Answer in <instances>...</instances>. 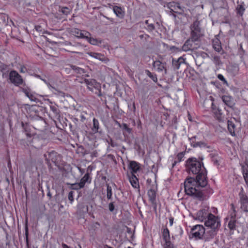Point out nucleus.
<instances>
[{
	"mask_svg": "<svg viewBox=\"0 0 248 248\" xmlns=\"http://www.w3.org/2000/svg\"><path fill=\"white\" fill-rule=\"evenodd\" d=\"M217 78L220 80L221 81H222L224 84L228 85V82L227 81V80L225 79V78H224V76L221 75V74H218L217 75Z\"/></svg>",
	"mask_w": 248,
	"mask_h": 248,
	"instance_id": "49530a36",
	"label": "nucleus"
},
{
	"mask_svg": "<svg viewBox=\"0 0 248 248\" xmlns=\"http://www.w3.org/2000/svg\"><path fill=\"white\" fill-rule=\"evenodd\" d=\"M200 142H197L194 145V147H196V146H200Z\"/></svg>",
	"mask_w": 248,
	"mask_h": 248,
	"instance_id": "680f3d73",
	"label": "nucleus"
},
{
	"mask_svg": "<svg viewBox=\"0 0 248 248\" xmlns=\"http://www.w3.org/2000/svg\"><path fill=\"white\" fill-rule=\"evenodd\" d=\"M243 174L246 183L248 185V166L243 167Z\"/></svg>",
	"mask_w": 248,
	"mask_h": 248,
	"instance_id": "c85d7f7f",
	"label": "nucleus"
},
{
	"mask_svg": "<svg viewBox=\"0 0 248 248\" xmlns=\"http://www.w3.org/2000/svg\"><path fill=\"white\" fill-rule=\"evenodd\" d=\"M213 46L215 50L217 52H219L222 49L220 43L217 39L213 41Z\"/></svg>",
	"mask_w": 248,
	"mask_h": 248,
	"instance_id": "cd10ccee",
	"label": "nucleus"
},
{
	"mask_svg": "<svg viewBox=\"0 0 248 248\" xmlns=\"http://www.w3.org/2000/svg\"><path fill=\"white\" fill-rule=\"evenodd\" d=\"M165 63H162L159 61H156L154 62L153 66L157 68V70L158 72H162L163 70H165V73H167V69L165 68Z\"/></svg>",
	"mask_w": 248,
	"mask_h": 248,
	"instance_id": "4468645a",
	"label": "nucleus"
},
{
	"mask_svg": "<svg viewBox=\"0 0 248 248\" xmlns=\"http://www.w3.org/2000/svg\"><path fill=\"white\" fill-rule=\"evenodd\" d=\"M213 161L214 162V164L217 165H218V161L217 159H213Z\"/></svg>",
	"mask_w": 248,
	"mask_h": 248,
	"instance_id": "052dcab7",
	"label": "nucleus"
},
{
	"mask_svg": "<svg viewBox=\"0 0 248 248\" xmlns=\"http://www.w3.org/2000/svg\"><path fill=\"white\" fill-rule=\"evenodd\" d=\"M186 168L189 174L196 175V178L190 177L184 183L185 190L186 194L195 197L200 200L204 198L202 188L207 184V171L202 161L195 158H188Z\"/></svg>",
	"mask_w": 248,
	"mask_h": 248,
	"instance_id": "f257e3e1",
	"label": "nucleus"
},
{
	"mask_svg": "<svg viewBox=\"0 0 248 248\" xmlns=\"http://www.w3.org/2000/svg\"><path fill=\"white\" fill-rule=\"evenodd\" d=\"M221 99L223 103L230 108H232L235 104L233 98L230 95H223Z\"/></svg>",
	"mask_w": 248,
	"mask_h": 248,
	"instance_id": "f8f14e48",
	"label": "nucleus"
},
{
	"mask_svg": "<svg viewBox=\"0 0 248 248\" xmlns=\"http://www.w3.org/2000/svg\"><path fill=\"white\" fill-rule=\"evenodd\" d=\"M204 225L211 229H219L221 225L220 220L211 213L204 221Z\"/></svg>",
	"mask_w": 248,
	"mask_h": 248,
	"instance_id": "7ed1b4c3",
	"label": "nucleus"
},
{
	"mask_svg": "<svg viewBox=\"0 0 248 248\" xmlns=\"http://www.w3.org/2000/svg\"><path fill=\"white\" fill-rule=\"evenodd\" d=\"M169 222L170 226H172L173 223V217H170L169 218Z\"/></svg>",
	"mask_w": 248,
	"mask_h": 248,
	"instance_id": "6e6d98bb",
	"label": "nucleus"
},
{
	"mask_svg": "<svg viewBox=\"0 0 248 248\" xmlns=\"http://www.w3.org/2000/svg\"><path fill=\"white\" fill-rule=\"evenodd\" d=\"M47 195L48 196H49V197H51L50 193L49 192L47 193Z\"/></svg>",
	"mask_w": 248,
	"mask_h": 248,
	"instance_id": "338daca9",
	"label": "nucleus"
},
{
	"mask_svg": "<svg viewBox=\"0 0 248 248\" xmlns=\"http://www.w3.org/2000/svg\"><path fill=\"white\" fill-rule=\"evenodd\" d=\"M240 198L239 202L241 204V209L245 212H248V197L243 192L241 191L239 194Z\"/></svg>",
	"mask_w": 248,
	"mask_h": 248,
	"instance_id": "1a4fd4ad",
	"label": "nucleus"
},
{
	"mask_svg": "<svg viewBox=\"0 0 248 248\" xmlns=\"http://www.w3.org/2000/svg\"><path fill=\"white\" fill-rule=\"evenodd\" d=\"M107 198L108 199H110L112 197V188L111 187L108 185L107 186Z\"/></svg>",
	"mask_w": 248,
	"mask_h": 248,
	"instance_id": "ea45409f",
	"label": "nucleus"
},
{
	"mask_svg": "<svg viewBox=\"0 0 248 248\" xmlns=\"http://www.w3.org/2000/svg\"><path fill=\"white\" fill-rule=\"evenodd\" d=\"M99 124L98 121L95 118L93 119V126L92 130L94 133H96L99 132Z\"/></svg>",
	"mask_w": 248,
	"mask_h": 248,
	"instance_id": "393cba45",
	"label": "nucleus"
},
{
	"mask_svg": "<svg viewBox=\"0 0 248 248\" xmlns=\"http://www.w3.org/2000/svg\"><path fill=\"white\" fill-rule=\"evenodd\" d=\"M191 34L193 39L200 38L201 36V28L200 27V22L198 20L194 21L190 26Z\"/></svg>",
	"mask_w": 248,
	"mask_h": 248,
	"instance_id": "423d86ee",
	"label": "nucleus"
},
{
	"mask_svg": "<svg viewBox=\"0 0 248 248\" xmlns=\"http://www.w3.org/2000/svg\"><path fill=\"white\" fill-rule=\"evenodd\" d=\"M145 23L147 25V29L149 31H152L155 29L154 25L153 23H149L148 20H146Z\"/></svg>",
	"mask_w": 248,
	"mask_h": 248,
	"instance_id": "79ce46f5",
	"label": "nucleus"
},
{
	"mask_svg": "<svg viewBox=\"0 0 248 248\" xmlns=\"http://www.w3.org/2000/svg\"><path fill=\"white\" fill-rule=\"evenodd\" d=\"M231 206H232V213L231 214V219H235V217H236V210H235V207L234 206V205L233 204H231Z\"/></svg>",
	"mask_w": 248,
	"mask_h": 248,
	"instance_id": "a19ab883",
	"label": "nucleus"
},
{
	"mask_svg": "<svg viewBox=\"0 0 248 248\" xmlns=\"http://www.w3.org/2000/svg\"><path fill=\"white\" fill-rule=\"evenodd\" d=\"M227 72L232 76L237 75L239 71V67L237 64L231 63L227 67Z\"/></svg>",
	"mask_w": 248,
	"mask_h": 248,
	"instance_id": "9b49d317",
	"label": "nucleus"
},
{
	"mask_svg": "<svg viewBox=\"0 0 248 248\" xmlns=\"http://www.w3.org/2000/svg\"><path fill=\"white\" fill-rule=\"evenodd\" d=\"M68 200L70 201V203H72L74 201V192L71 191L68 194Z\"/></svg>",
	"mask_w": 248,
	"mask_h": 248,
	"instance_id": "de8ad7c7",
	"label": "nucleus"
},
{
	"mask_svg": "<svg viewBox=\"0 0 248 248\" xmlns=\"http://www.w3.org/2000/svg\"><path fill=\"white\" fill-rule=\"evenodd\" d=\"M9 78L11 82L16 86H19L23 82L21 76L15 70H12L10 72Z\"/></svg>",
	"mask_w": 248,
	"mask_h": 248,
	"instance_id": "0eeeda50",
	"label": "nucleus"
},
{
	"mask_svg": "<svg viewBox=\"0 0 248 248\" xmlns=\"http://www.w3.org/2000/svg\"><path fill=\"white\" fill-rule=\"evenodd\" d=\"M25 238H26V245L28 248H29V239H28V229L27 224H26L25 225Z\"/></svg>",
	"mask_w": 248,
	"mask_h": 248,
	"instance_id": "37998d69",
	"label": "nucleus"
},
{
	"mask_svg": "<svg viewBox=\"0 0 248 248\" xmlns=\"http://www.w3.org/2000/svg\"><path fill=\"white\" fill-rule=\"evenodd\" d=\"M84 83L88 85L93 86L96 83V81L94 79H88L85 78L84 79Z\"/></svg>",
	"mask_w": 248,
	"mask_h": 248,
	"instance_id": "4c0bfd02",
	"label": "nucleus"
},
{
	"mask_svg": "<svg viewBox=\"0 0 248 248\" xmlns=\"http://www.w3.org/2000/svg\"><path fill=\"white\" fill-rule=\"evenodd\" d=\"M218 230V229H211L209 231H207L206 232H205L204 234L206 237V239H210L214 238L217 234Z\"/></svg>",
	"mask_w": 248,
	"mask_h": 248,
	"instance_id": "aec40b11",
	"label": "nucleus"
},
{
	"mask_svg": "<svg viewBox=\"0 0 248 248\" xmlns=\"http://www.w3.org/2000/svg\"><path fill=\"white\" fill-rule=\"evenodd\" d=\"M184 156V154L183 152L179 153L177 155V159L178 162H180L182 161V158Z\"/></svg>",
	"mask_w": 248,
	"mask_h": 248,
	"instance_id": "09e8293b",
	"label": "nucleus"
},
{
	"mask_svg": "<svg viewBox=\"0 0 248 248\" xmlns=\"http://www.w3.org/2000/svg\"><path fill=\"white\" fill-rule=\"evenodd\" d=\"M71 67L73 70L75 71L77 73L81 74L85 73V70L83 69L77 67L75 65H72Z\"/></svg>",
	"mask_w": 248,
	"mask_h": 248,
	"instance_id": "473e14b6",
	"label": "nucleus"
},
{
	"mask_svg": "<svg viewBox=\"0 0 248 248\" xmlns=\"http://www.w3.org/2000/svg\"><path fill=\"white\" fill-rule=\"evenodd\" d=\"M213 111L217 119L219 121H221L222 114L221 109H219V108H216L213 107Z\"/></svg>",
	"mask_w": 248,
	"mask_h": 248,
	"instance_id": "b1692460",
	"label": "nucleus"
},
{
	"mask_svg": "<svg viewBox=\"0 0 248 248\" xmlns=\"http://www.w3.org/2000/svg\"><path fill=\"white\" fill-rule=\"evenodd\" d=\"M113 11L116 16L120 18H123L124 16V12L122 9L119 6H115L113 7Z\"/></svg>",
	"mask_w": 248,
	"mask_h": 248,
	"instance_id": "4be33fe9",
	"label": "nucleus"
},
{
	"mask_svg": "<svg viewBox=\"0 0 248 248\" xmlns=\"http://www.w3.org/2000/svg\"><path fill=\"white\" fill-rule=\"evenodd\" d=\"M85 77H89V75H88V74H86V75H85Z\"/></svg>",
	"mask_w": 248,
	"mask_h": 248,
	"instance_id": "774afa93",
	"label": "nucleus"
},
{
	"mask_svg": "<svg viewBox=\"0 0 248 248\" xmlns=\"http://www.w3.org/2000/svg\"><path fill=\"white\" fill-rule=\"evenodd\" d=\"M105 247H106V248H112V247H109V246H108V245H106V246H105Z\"/></svg>",
	"mask_w": 248,
	"mask_h": 248,
	"instance_id": "69168bd1",
	"label": "nucleus"
},
{
	"mask_svg": "<svg viewBox=\"0 0 248 248\" xmlns=\"http://www.w3.org/2000/svg\"><path fill=\"white\" fill-rule=\"evenodd\" d=\"M145 73L155 82H156L157 81V78L156 75L155 74H154L153 73H152L148 70H146L145 71Z\"/></svg>",
	"mask_w": 248,
	"mask_h": 248,
	"instance_id": "c756f323",
	"label": "nucleus"
},
{
	"mask_svg": "<svg viewBox=\"0 0 248 248\" xmlns=\"http://www.w3.org/2000/svg\"><path fill=\"white\" fill-rule=\"evenodd\" d=\"M19 71H20V72L24 73H26L27 70L25 67L21 66Z\"/></svg>",
	"mask_w": 248,
	"mask_h": 248,
	"instance_id": "864d4df0",
	"label": "nucleus"
},
{
	"mask_svg": "<svg viewBox=\"0 0 248 248\" xmlns=\"http://www.w3.org/2000/svg\"><path fill=\"white\" fill-rule=\"evenodd\" d=\"M72 34L74 36L78 38L79 36L81 35V30L78 29H74L71 31Z\"/></svg>",
	"mask_w": 248,
	"mask_h": 248,
	"instance_id": "58836bf2",
	"label": "nucleus"
},
{
	"mask_svg": "<svg viewBox=\"0 0 248 248\" xmlns=\"http://www.w3.org/2000/svg\"><path fill=\"white\" fill-rule=\"evenodd\" d=\"M123 128L127 131L128 133H131V129L129 128L126 124H124L123 125Z\"/></svg>",
	"mask_w": 248,
	"mask_h": 248,
	"instance_id": "8fccbe9b",
	"label": "nucleus"
},
{
	"mask_svg": "<svg viewBox=\"0 0 248 248\" xmlns=\"http://www.w3.org/2000/svg\"><path fill=\"white\" fill-rule=\"evenodd\" d=\"M109 144L112 147H115L116 146V143H115L112 140H110Z\"/></svg>",
	"mask_w": 248,
	"mask_h": 248,
	"instance_id": "5fc2aeb1",
	"label": "nucleus"
},
{
	"mask_svg": "<svg viewBox=\"0 0 248 248\" xmlns=\"http://www.w3.org/2000/svg\"><path fill=\"white\" fill-rule=\"evenodd\" d=\"M236 221V219H230L228 226L231 230H234L235 229Z\"/></svg>",
	"mask_w": 248,
	"mask_h": 248,
	"instance_id": "2f4dec72",
	"label": "nucleus"
},
{
	"mask_svg": "<svg viewBox=\"0 0 248 248\" xmlns=\"http://www.w3.org/2000/svg\"><path fill=\"white\" fill-rule=\"evenodd\" d=\"M44 157L47 161H51L55 165L57 166L61 160V155L54 151L48 152L44 155Z\"/></svg>",
	"mask_w": 248,
	"mask_h": 248,
	"instance_id": "39448f33",
	"label": "nucleus"
},
{
	"mask_svg": "<svg viewBox=\"0 0 248 248\" xmlns=\"http://www.w3.org/2000/svg\"><path fill=\"white\" fill-rule=\"evenodd\" d=\"M163 239L166 243L168 242H170V232L167 228L164 229L163 231Z\"/></svg>",
	"mask_w": 248,
	"mask_h": 248,
	"instance_id": "bb28decb",
	"label": "nucleus"
},
{
	"mask_svg": "<svg viewBox=\"0 0 248 248\" xmlns=\"http://www.w3.org/2000/svg\"><path fill=\"white\" fill-rule=\"evenodd\" d=\"M90 32L84 31H81V35L79 36L78 38H85L87 39L88 38V37L90 36Z\"/></svg>",
	"mask_w": 248,
	"mask_h": 248,
	"instance_id": "c9c22d12",
	"label": "nucleus"
},
{
	"mask_svg": "<svg viewBox=\"0 0 248 248\" xmlns=\"http://www.w3.org/2000/svg\"><path fill=\"white\" fill-rule=\"evenodd\" d=\"M70 185L71 186L70 188L72 189L78 190L79 189L83 188L81 186H80V184H79V183L72 184Z\"/></svg>",
	"mask_w": 248,
	"mask_h": 248,
	"instance_id": "e433bc0d",
	"label": "nucleus"
},
{
	"mask_svg": "<svg viewBox=\"0 0 248 248\" xmlns=\"http://www.w3.org/2000/svg\"><path fill=\"white\" fill-rule=\"evenodd\" d=\"M62 248H70L69 246H68L67 245H66L64 243L62 244Z\"/></svg>",
	"mask_w": 248,
	"mask_h": 248,
	"instance_id": "13d9d810",
	"label": "nucleus"
},
{
	"mask_svg": "<svg viewBox=\"0 0 248 248\" xmlns=\"http://www.w3.org/2000/svg\"><path fill=\"white\" fill-rule=\"evenodd\" d=\"M228 129L232 136H235V130L236 129V126L234 123L231 120L228 121Z\"/></svg>",
	"mask_w": 248,
	"mask_h": 248,
	"instance_id": "dca6fc26",
	"label": "nucleus"
},
{
	"mask_svg": "<svg viewBox=\"0 0 248 248\" xmlns=\"http://www.w3.org/2000/svg\"><path fill=\"white\" fill-rule=\"evenodd\" d=\"M87 40L92 45H95L97 44V41L96 39L91 38L90 36L88 37Z\"/></svg>",
	"mask_w": 248,
	"mask_h": 248,
	"instance_id": "a18cd8bd",
	"label": "nucleus"
},
{
	"mask_svg": "<svg viewBox=\"0 0 248 248\" xmlns=\"http://www.w3.org/2000/svg\"><path fill=\"white\" fill-rule=\"evenodd\" d=\"M90 176L88 173H86L80 180L79 184H80V186H81L82 187H84L86 183L89 182V183L91 182L90 180Z\"/></svg>",
	"mask_w": 248,
	"mask_h": 248,
	"instance_id": "5701e85b",
	"label": "nucleus"
},
{
	"mask_svg": "<svg viewBox=\"0 0 248 248\" xmlns=\"http://www.w3.org/2000/svg\"><path fill=\"white\" fill-rule=\"evenodd\" d=\"M108 208L110 211L112 212L114 210V206L113 202H110L108 205Z\"/></svg>",
	"mask_w": 248,
	"mask_h": 248,
	"instance_id": "603ef678",
	"label": "nucleus"
},
{
	"mask_svg": "<svg viewBox=\"0 0 248 248\" xmlns=\"http://www.w3.org/2000/svg\"><path fill=\"white\" fill-rule=\"evenodd\" d=\"M177 162H178V161H174V162L172 164V167H173L176 165Z\"/></svg>",
	"mask_w": 248,
	"mask_h": 248,
	"instance_id": "e2e57ef3",
	"label": "nucleus"
},
{
	"mask_svg": "<svg viewBox=\"0 0 248 248\" xmlns=\"http://www.w3.org/2000/svg\"><path fill=\"white\" fill-rule=\"evenodd\" d=\"M43 81L47 85L48 88L50 90H51L53 93L56 94H60L62 93V92L57 89H56L54 87L52 86L49 83L47 82L46 79H43Z\"/></svg>",
	"mask_w": 248,
	"mask_h": 248,
	"instance_id": "a878e982",
	"label": "nucleus"
},
{
	"mask_svg": "<svg viewBox=\"0 0 248 248\" xmlns=\"http://www.w3.org/2000/svg\"><path fill=\"white\" fill-rule=\"evenodd\" d=\"M195 39V40L190 36L182 46V50L185 52H193L199 48L201 45L200 38Z\"/></svg>",
	"mask_w": 248,
	"mask_h": 248,
	"instance_id": "f03ea898",
	"label": "nucleus"
},
{
	"mask_svg": "<svg viewBox=\"0 0 248 248\" xmlns=\"http://www.w3.org/2000/svg\"><path fill=\"white\" fill-rule=\"evenodd\" d=\"M164 248H173V246L170 242H168L165 243Z\"/></svg>",
	"mask_w": 248,
	"mask_h": 248,
	"instance_id": "3c124183",
	"label": "nucleus"
},
{
	"mask_svg": "<svg viewBox=\"0 0 248 248\" xmlns=\"http://www.w3.org/2000/svg\"><path fill=\"white\" fill-rule=\"evenodd\" d=\"M88 54L91 57L94 58L96 59H98L101 61H104L105 60L106 58L104 57L103 55H102L100 53H97L93 52H88Z\"/></svg>",
	"mask_w": 248,
	"mask_h": 248,
	"instance_id": "a211bd4d",
	"label": "nucleus"
},
{
	"mask_svg": "<svg viewBox=\"0 0 248 248\" xmlns=\"http://www.w3.org/2000/svg\"><path fill=\"white\" fill-rule=\"evenodd\" d=\"M164 7L168 8L170 10V13L174 17H176V16L174 13L181 14L182 12L184 11L180 4L175 1L166 2L164 5Z\"/></svg>",
	"mask_w": 248,
	"mask_h": 248,
	"instance_id": "20e7f679",
	"label": "nucleus"
},
{
	"mask_svg": "<svg viewBox=\"0 0 248 248\" xmlns=\"http://www.w3.org/2000/svg\"><path fill=\"white\" fill-rule=\"evenodd\" d=\"M78 209L79 212L86 213L88 212V206L83 203H79L78 205Z\"/></svg>",
	"mask_w": 248,
	"mask_h": 248,
	"instance_id": "7c9ffc66",
	"label": "nucleus"
},
{
	"mask_svg": "<svg viewBox=\"0 0 248 248\" xmlns=\"http://www.w3.org/2000/svg\"><path fill=\"white\" fill-rule=\"evenodd\" d=\"M205 230L202 225H197L194 226L191 230V233L193 237L201 239L205 233Z\"/></svg>",
	"mask_w": 248,
	"mask_h": 248,
	"instance_id": "6e6552de",
	"label": "nucleus"
},
{
	"mask_svg": "<svg viewBox=\"0 0 248 248\" xmlns=\"http://www.w3.org/2000/svg\"><path fill=\"white\" fill-rule=\"evenodd\" d=\"M24 93L25 95L31 101L36 102L37 98L35 94L32 93L29 89H24L23 90Z\"/></svg>",
	"mask_w": 248,
	"mask_h": 248,
	"instance_id": "6ab92c4d",
	"label": "nucleus"
},
{
	"mask_svg": "<svg viewBox=\"0 0 248 248\" xmlns=\"http://www.w3.org/2000/svg\"><path fill=\"white\" fill-rule=\"evenodd\" d=\"M35 77L38 78H40V79H41L42 80H43V79H45L44 78H42L41 76L39 75H35Z\"/></svg>",
	"mask_w": 248,
	"mask_h": 248,
	"instance_id": "bf43d9fd",
	"label": "nucleus"
},
{
	"mask_svg": "<svg viewBox=\"0 0 248 248\" xmlns=\"http://www.w3.org/2000/svg\"><path fill=\"white\" fill-rule=\"evenodd\" d=\"M71 10L67 7H63L60 10V12H62L63 15H68L70 14Z\"/></svg>",
	"mask_w": 248,
	"mask_h": 248,
	"instance_id": "f704fd0d",
	"label": "nucleus"
},
{
	"mask_svg": "<svg viewBox=\"0 0 248 248\" xmlns=\"http://www.w3.org/2000/svg\"><path fill=\"white\" fill-rule=\"evenodd\" d=\"M128 168L131 170V173L134 174L139 170L140 164L135 161H131L129 163Z\"/></svg>",
	"mask_w": 248,
	"mask_h": 248,
	"instance_id": "ddd939ff",
	"label": "nucleus"
},
{
	"mask_svg": "<svg viewBox=\"0 0 248 248\" xmlns=\"http://www.w3.org/2000/svg\"><path fill=\"white\" fill-rule=\"evenodd\" d=\"M128 177L129 182L133 187L137 188L139 186L138 179L134 174L131 173L130 175H128Z\"/></svg>",
	"mask_w": 248,
	"mask_h": 248,
	"instance_id": "2eb2a0df",
	"label": "nucleus"
},
{
	"mask_svg": "<svg viewBox=\"0 0 248 248\" xmlns=\"http://www.w3.org/2000/svg\"><path fill=\"white\" fill-rule=\"evenodd\" d=\"M211 214L208 209H201L196 213L195 219L201 221H205Z\"/></svg>",
	"mask_w": 248,
	"mask_h": 248,
	"instance_id": "9d476101",
	"label": "nucleus"
},
{
	"mask_svg": "<svg viewBox=\"0 0 248 248\" xmlns=\"http://www.w3.org/2000/svg\"><path fill=\"white\" fill-rule=\"evenodd\" d=\"M148 195L149 198V200L151 202L154 204L155 203V198H156V193L155 190L153 189H151L148 191Z\"/></svg>",
	"mask_w": 248,
	"mask_h": 248,
	"instance_id": "412c9836",
	"label": "nucleus"
},
{
	"mask_svg": "<svg viewBox=\"0 0 248 248\" xmlns=\"http://www.w3.org/2000/svg\"><path fill=\"white\" fill-rule=\"evenodd\" d=\"M196 138V136H194V137H192L190 138H189V140H190V141L192 142H194V140H195Z\"/></svg>",
	"mask_w": 248,
	"mask_h": 248,
	"instance_id": "4d7b16f0",
	"label": "nucleus"
},
{
	"mask_svg": "<svg viewBox=\"0 0 248 248\" xmlns=\"http://www.w3.org/2000/svg\"><path fill=\"white\" fill-rule=\"evenodd\" d=\"M127 232H131L130 229L129 228H127Z\"/></svg>",
	"mask_w": 248,
	"mask_h": 248,
	"instance_id": "0e129e2a",
	"label": "nucleus"
},
{
	"mask_svg": "<svg viewBox=\"0 0 248 248\" xmlns=\"http://www.w3.org/2000/svg\"><path fill=\"white\" fill-rule=\"evenodd\" d=\"M50 110L54 113V114L57 115L59 113V111L56 106L52 105L50 106Z\"/></svg>",
	"mask_w": 248,
	"mask_h": 248,
	"instance_id": "c03bdc74",
	"label": "nucleus"
},
{
	"mask_svg": "<svg viewBox=\"0 0 248 248\" xmlns=\"http://www.w3.org/2000/svg\"><path fill=\"white\" fill-rule=\"evenodd\" d=\"M185 63V60L182 57H180L177 60H172V66L175 69H179L180 65Z\"/></svg>",
	"mask_w": 248,
	"mask_h": 248,
	"instance_id": "f3484780",
	"label": "nucleus"
},
{
	"mask_svg": "<svg viewBox=\"0 0 248 248\" xmlns=\"http://www.w3.org/2000/svg\"><path fill=\"white\" fill-rule=\"evenodd\" d=\"M236 10L237 11V13L240 16H242L245 9L242 4H239L237 6Z\"/></svg>",
	"mask_w": 248,
	"mask_h": 248,
	"instance_id": "72a5a7b5",
	"label": "nucleus"
}]
</instances>
